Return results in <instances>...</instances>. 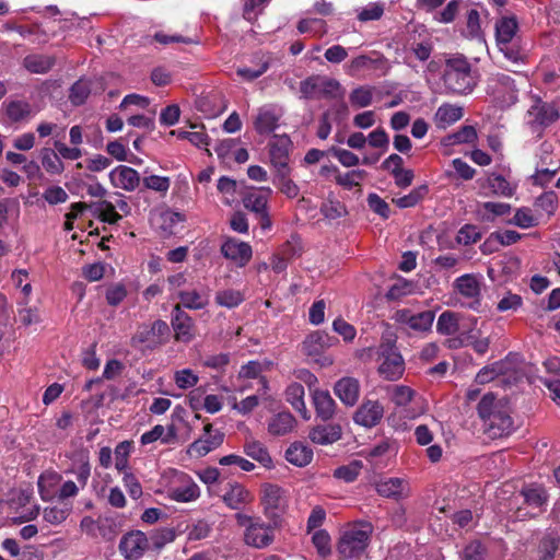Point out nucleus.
Listing matches in <instances>:
<instances>
[{
  "mask_svg": "<svg viewBox=\"0 0 560 560\" xmlns=\"http://www.w3.org/2000/svg\"><path fill=\"white\" fill-rule=\"evenodd\" d=\"M218 158L225 164L244 163L245 149L241 145L240 139L228 138L220 140L213 147Z\"/></svg>",
  "mask_w": 560,
  "mask_h": 560,
  "instance_id": "22",
  "label": "nucleus"
},
{
  "mask_svg": "<svg viewBox=\"0 0 560 560\" xmlns=\"http://www.w3.org/2000/svg\"><path fill=\"white\" fill-rule=\"evenodd\" d=\"M560 118V109L549 102L539 97L533 98V104L526 112L525 124L532 132L541 133Z\"/></svg>",
  "mask_w": 560,
  "mask_h": 560,
  "instance_id": "5",
  "label": "nucleus"
},
{
  "mask_svg": "<svg viewBox=\"0 0 560 560\" xmlns=\"http://www.w3.org/2000/svg\"><path fill=\"white\" fill-rule=\"evenodd\" d=\"M11 280L16 289L21 290L22 299L19 302L20 305H27L31 300L33 291L30 273L26 269H15L11 273Z\"/></svg>",
  "mask_w": 560,
  "mask_h": 560,
  "instance_id": "39",
  "label": "nucleus"
},
{
  "mask_svg": "<svg viewBox=\"0 0 560 560\" xmlns=\"http://www.w3.org/2000/svg\"><path fill=\"white\" fill-rule=\"evenodd\" d=\"M488 187L494 195L512 197L516 190V184L510 183L500 174H491L487 178Z\"/></svg>",
  "mask_w": 560,
  "mask_h": 560,
  "instance_id": "44",
  "label": "nucleus"
},
{
  "mask_svg": "<svg viewBox=\"0 0 560 560\" xmlns=\"http://www.w3.org/2000/svg\"><path fill=\"white\" fill-rule=\"evenodd\" d=\"M132 445L129 441L120 442L114 452L115 467L118 471H125L128 467V457L130 455Z\"/></svg>",
  "mask_w": 560,
  "mask_h": 560,
  "instance_id": "61",
  "label": "nucleus"
},
{
  "mask_svg": "<svg viewBox=\"0 0 560 560\" xmlns=\"http://www.w3.org/2000/svg\"><path fill=\"white\" fill-rule=\"evenodd\" d=\"M271 194L272 190L269 187H247V211H249L255 222L253 235L254 238L260 241H262L272 229V220L268 208V200Z\"/></svg>",
  "mask_w": 560,
  "mask_h": 560,
  "instance_id": "3",
  "label": "nucleus"
},
{
  "mask_svg": "<svg viewBox=\"0 0 560 560\" xmlns=\"http://www.w3.org/2000/svg\"><path fill=\"white\" fill-rule=\"evenodd\" d=\"M478 135L474 126H463L456 132L446 136L443 139L444 144L455 145L462 143H472L477 140Z\"/></svg>",
  "mask_w": 560,
  "mask_h": 560,
  "instance_id": "45",
  "label": "nucleus"
},
{
  "mask_svg": "<svg viewBox=\"0 0 560 560\" xmlns=\"http://www.w3.org/2000/svg\"><path fill=\"white\" fill-rule=\"evenodd\" d=\"M342 434V429L337 423L316 425L311 429L308 438L313 443L327 445L337 442Z\"/></svg>",
  "mask_w": 560,
  "mask_h": 560,
  "instance_id": "29",
  "label": "nucleus"
},
{
  "mask_svg": "<svg viewBox=\"0 0 560 560\" xmlns=\"http://www.w3.org/2000/svg\"><path fill=\"white\" fill-rule=\"evenodd\" d=\"M368 173L364 170H353L346 174H338L336 175V182L338 185L347 188L352 189L355 186L360 185V182L363 180L366 177Z\"/></svg>",
  "mask_w": 560,
  "mask_h": 560,
  "instance_id": "52",
  "label": "nucleus"
},
{
  "mask_svg": "<svg viewBox=\"0 0 560 560\" xmlns=\"http://www.w3.org/2000/svg\"><path fill=\"white\" fill-rule=\"evenodd\" d=\"M518 28L516 18L514 15L501 16L495 22V39L497 45L511 44Z\"/></svg>",
  "mask_w": 560,
  "mask_h": 560,
  "instance_id": "31",
  "label": "nucleus"
},
{
  "mask_svg": "<svg viewBox=\"0 0 560 560\" xmlns=\"http://www.w3.org/2000/svg\"><path fill=\"white\" fill-rule=\"evenodd\" d=\"M178 299L180 300V307L201 310L209 303V291L200 285L198 288L178 291Z\"/></svg>",
  "mask_w": 560,
  "mask_h": 560,
  "instance_id": "30",
  "label": "nucleus"
},
{
  "mask_svg": "<svg viewBox=\"0 0 560 560\" xmlns=\"http://www.w3.org/2000/svg\"><path fill=\"white\" fill-rule=\"evenodd\" d=\"M38 112L39 108L24 100L5 101L0 108V122L4 126L26 124Z\"/></svg>",
  "mask_w": 560,
  "mask_h": 560,
  "instance_id": "10",
  "label": "nucleus"
},
{
  "mask_svg": "<svg viewBox=\"0 0 560 560\" xmlns=\"http://www.w3.org/2000/svg\"><path fill=\"white\" fill-rule=\"evenodd\" d=\"M59 477L55 472H45L38 478V490L43 500H49L54 495L51 488L58 482Z\"/></svg>",
  "mask_w": 560,
  "mask_h": 560,
  "instance_id": "59",
  "label": "nucleus"
},
{
  "mask_svg": "<svg viewBox=\"0 0 560 560\" xmlns=\"http://www.w3.org/2000/svg\"><path fill=\"white\" fill-rule=\"evenodd\" d=\"M224 503L233 510H242L245 504V491L241 486L232 485L223 495Z\"/></svg>",
  "mask_w": 560,
  "mask_h": 560,
  "instance_id": "53",
  "label": "nucleus"
},
{
  "mask_svg": "<svg viewBox=\"0 0 560 560\" xmlns=\"http://www.w3.org/2000/svg\"><path fill=\"white\" fill-rule=\"evenodd\" d=\"M127 294L126 285L121 282H116L106 288L105 299L108 305L117 306L126 299Z\"/></svg>",
  "mask_w": 560,
  "mask_h": 560,
  "instance_id": "55",
  "label": "nucleus"
},
{
  "mask_svg": "<svg viewBox=\"0 0 560 560\" xmlns=\"http://www.w3.org/2000/svg\"><path fill=\"white\" fill-rule=\"evenodd\" d=\"M171 324L177 341L185 343L191 341L195 336L192 318L182 310L180 304L174 306Z\"/></svg>",
  "mask_w": 560,
  "mask_h": 560,
  "instance_id": "21",
  "label": "nucleus"
},
{
  "mask_svg": "<svg viewBox=\"0 0 560 560\" xmlns=\"http://www.w3.org/2000/svg\"><path fill=\"white\" fill-rule=\"evenodd\" d=\"M199 377L190 369L176 371L174 382L180 389H188L198 384Z\"/></svg>",
  "mask_w": 560,
  "mask_h": 560,
  "instance_id": "63",
  "label": "nucleus"
},
{
  "mask_svg": "<svg viewBox=\"0 0 560 560\" xmlns=\"http://www.w3.org/2000/svg\"><path fill=\"white\" fill-rule=\"evenodd\" d=\"M362 70H374L380 71L382 74H385L388 70L387 60L378 56L377 58H372L368 55H360L353 58L348 65V73L351 77L358 75Z\"/></svg>",
  "mask_w": 560,
  "mask_h": 560,
  "instance_id": "26",
  "label": "nucleus"
},
{
  "mask_svg": "<svg viewBox=\"0 0 560 560\" xmlns=\"http://www.w3.org/2000/svg\"><path fill=\"white\" fill-rule=\"evenodd\" d=\"M93 207H94V213L104 222L114 224V223H117L121 219V215L118 214L117 211L115 210V206L107 200H102V201L93 205Z\"/></svg>",
  "mask_w": 560,
  "mask_h": 560,
  "instance_id": "50",
  "label": "nucleus"
},
{
  "mask_svg": "<svg viewBox=\"0 0 560 560\" xmlns=\"http://www.w3.org/2000/svg\"><path fill=\"white\" fill-rule=\"evenodd\" d=\"M362 468L361 462L354 460L349 465H343L335 469L334 477L337 479H341L346 482L354 481Z\"/></svg>",
  "mask_w": 560,
  "mask_h": 560,
  "instance_id": "58",
  "label": "nucleus"
},
{
  "mask_svg": "<svg viewBox=\"0 0 560 560\" xmlns=\"http://www.w3.org/2000/svg\"><path fill=\"white\" fill-rule=\"evenodd\" d=\"M217 188L222 195L223 203L226 206L235 207L245 201V187L242 182L237 183L228 176H222L218 180Z\"/></svg>",
  "mask_w": 560,
  "mask_h": 560,
  "instance_id": "24",
  "label": "nucleus"
},
{
  "mask_svg": "<svg viewBox=\"0 0 560 560\" xmlns=\"http://www.w3.org/2000/svg\"><path fill=\"white\" fill-rule=\"evenodd\" d=\"M305 390L302 384L293 383L287 387V401L298 411L303 419L308 420L311 415L304 402Z\"/></svg>",
  "mask_w": 560,
  "mask_h": 560,
  "instance_id": "34",
  "label": "nucleus"
},
{
  "mask_svg": "<svg viewBox=\"0 0 560 560\" xmlns=\"http://www.w3.org/2000/svg\"><path fill=\"white\" fill-rule=\"evenodd\" d=\"M395 320L401 325L408 326L415 331H428L431 329L434 313L431 311H424L420 313H412L410 310H399L395 313Z\"/></svg>",
  "mask_w": 560,
  "mask_h": 560,
  "instance_id": "18",
  "label": "nucleus"
},
{
  "mask_svg": "<svg viewBox=\"0 0 560 560\" xmlns=\"http://www.w3.org/2000/svg\"><path fill=\"white\" fill-rule=\"evenodd\" d=\"M378 374L386 381H397L405 372V360L395 347V341L387 339L380 346Z\"/></svg>",
  "mask_w": 560,
  "mask_h": 560,
  "instance_id": "8",
  "label": "nucleus"
},
{
  "mask_svg": "<svg viewBox=\"0 0 560 560\" xmlns=\"http://www.w3.org/2000/svg\"><path fill=\"white\" fill-rule=\"evenodd\" d=\"M477 411L485 432L491 439L506 436L514 431V421L506 399H498L494 394L488 393L479 401Z\"/></svg>",
  "mask_w": 560,
  "mask_h": 560,
  "instance_id": "1",
  "label": "nucleus"
},
{
  "mask_svg": "<svg viewBox=\"0 0 560 560\" xmlns=\"http://www.w3.org/2000/svg\"><path fill=\"white\" fill-rule=\"evenodd\" d=\"M463 117V108L459 106L443 104L434 115V122L438 128L445 129Z\"/></svg>",
  "mask_w": 560,
  "mask_h": 560,
  "instance_id": "36",
  "label": "nucleus"
},
{
  "mask_svg": "<svg viewBox=\"0 0 560 560\" xmlns=\"http://www.w3.org/2000/svg\"><path fill=\"white\" fill-rule=\"evenodd\" d=\"M560 536L556 532H547L538 546V560H553L559 548Z\"/></svg>",
  "mask_w": 560,
  "mask_h": 560,
  "instance_id": "41",
  "label": "nucleus"
},
{
  "mask_svg": "<svg viewBox=\"0 0 560 560\" xmlns=\"http://www.w3.org/2000/svg\"><path fill=\"white\" fill-rule=\"evenodd\" d=\"M32 493L30 491L21 490L14 493L11 499V506L14 509L23 508L19 516L12 517L14 524H22L35 520L39 514V506L37 504H30Z\"/></svg>",
  "mask_w": 560,
  "mask_h": 560,
  "instance_id": "25",
  "label": "nucleus"
},
{
  "mask_svg": "<svg viewBox=\"0 0 560 560\" xmlns=\"http://www.w3.org/2000/svg\"><path fill=\"white\" fill-rule=\"evenodd\" d=\"M482 277L472 273H466L454 281L455 290L468 300L467 306L478 311L481 305V282Z\"/></svg>",
  "mask_w": 560,
  "mask_h": 560,
  "instance_id": "13",
  "label": "nucleus"
},
{
  "mask_svg": "<svg viewBox=\"0 0 560 560\" xmlns=\"http://www.w3.org/2000/svg\"><path fill=\"white\" fill-rule=\"evenodd\" d=\"M337 342V338L329 336L325 331L316 330L307 335L302 342V352L320 366H330L334 363V359L325 354V352Z\"/></svg>",
  "mask_w": 560,
  "mask_h": 560,
  "instance_id": "6",
  "label": "nucleus"
},
{
  "mask_svg": "<svg viewBox=\"0 0 560 560\" xmlns=\"http://www.w3.org/2000/svg\"><path fill=\"white\" fill-rule=\"evenodd\" d=\"M285 458L298 467H304L312 462L313 451L302 442H294L285 451Z\"/></svg>",
  "mask_w": 560,
  "mask_h": 560,
  "instance_id": "35",
  "label": "nucleus"
},
{
  "mask_svg": "<svg viewBox=\"0 0 560 560\" xmlns=\"http://www.w3.org/2000/svg\"><path fill=\"white\" fill-rule=\"evenodd\" d=\"M224 440V434L220 430H213L210 423L203 428V434L189 445L188 453L195 457L206 456L211 451L218 448Z\"/></svg>",
  "mask_w": 560,
  "mask_h": 560,
  "instance_id": "15",
  "label": "nucleus"
},
{
  "mask_svg": "<svg viewBox=\"0 0 560 560\" xmlns=\"http://www.w3.org/2000/svg\"><path fill=\"white\" fill-rule=\"evenodd\" d=\"M23 65L27 71L43 74L54 67L55 58L47 55H30L24 58Z\"/></svg>",
  "mask_w": 560,
  "mask_h": 560,
  "instance_id": "42",
  "label": "nucleus"
},
{
  "mask_svg": "<svg viewBox=\"0 0 560 560\" xmlns=\"http://www.w3.org/2000/svg\"><path fill=\"white\" fill-rule=\"evenodd\" d=\"M295 424L296 420L290 412H280L270 420L268 431L272 435H284L291 432Z\"/></svg>",
  "mask_w": 560,
  "mask_h": 560,
  "instance_id": "40",
  "label": "nucleus"
},
{
  "mask_svg": "<svg viewBox=\"0 0 560 560\" xmlns=\"http://www.w3.org/2000/svg\"><path fill=\"white\" fill-rule=\"evenodd\" d=\"M142 183L147 189L156 191L162 196L166 195L171 187V178L167 176L145 175Z\"/></svg>",
  "mask_w": 560,
  "mask_h": 560,
  "instance_id": "51",
  "label": "nucleus"
},
{
  "mask_svg": "<svg viewBox=\"0 0 560 560\" xmlns=\"http://www.w3.org/2000/svg\"><path fill=\"white\" fill-rule=\"evenodd\" d=\"M39 158L42 166L48 174L60 175L65 171V164L55 148H43Z\"/></svg>",
  "mask_w": 560,
  "mask_h": 560,
  "instance_id": "37",
  "label": "nucleus"
},
{
  "mask_svg": "<svg viewBox=\"0 0 560 560\" xmlns=\"http://www.w3.org/2000/svg\"><path fill=\"white\" fill-rule=\"evenodd\" d=\"M273 528L247 520V545L256 548H265L273 541Z\"/></svg>",
  "mask_w": 560,
  "mask_h": 560,
  "instance_id": "27",
  "label": "nucleus"
},
{
  "mask_svg": "<svg viewBox=\"0 0 560 560\" xmlns=\"http://www.w3.org/2000/svg\"><path fill=\"white\" fill-rule=\"evenodd\" d=\"M481 238L479 228L471 224L462 226L457 233L456 241L462 245H469L477 243Z\"/></svg>",
  "mask_w": 560,
  "mask_h": 560,
  "instance_id": "62",
  "label": "nucleus"
},
{
  "mask_svg": "<svg viewBox=\"0 0 560 560\" xmlns=\"http://www.w3.org/2000/svg\"><path fill=\"white\" fill-rule=\"evenodd\" d=\"M429 192V188L427 185H420L413 188L408 195H405L399 198L393 199V202L404 209L415 207L418 202H420Z\"/></svg>",
  "mask_w": 560,
  "mask_h": 560,
  "instance_id": "47",
  "label": "nucleus"
},
{
  "mask_svg": "<svg viewBox=\"0 0 560 560\" xmlns=\"http://www.w3.org/2000/svg\"><path fill=\"white\" fill-rule=\"evenodd\" d=\"M293 143L288 135H275L269 142L270 162L276 171V178L291 174L290 153Z\"/></svg>",
  "mask_w": 560,
  "mask_h": 560,
  "instance_id": "9",
  "label": "nucleus"
},
{
  "mask_svg": "<svg viewBox=\"0 0 560 560\" xmlns=\"http://www.w3.org/2000/svg\"><path fill=\"white\" fill-rule=\"evenodd\" d=\"M487 547L479 540L467 544L460 552L462 560H486Z\"/></svg>",
  "mask_w": 560,
  "mask_h": 560,
  "instance_id": "54",
  "label": "nucleus"
},
{
  "mask_svg": "<svg viewBox=\"0 0 560 560\" xmlns=\"http://www.w3.org/2000/svg\"><path fill=\"white\" fill-rule=\"evenodd\" d=\"M373 527L370 523H360L345 530L338 542V553L343 559L359 558L366 549Z\"/></svg>",
  "mask_w": 560,
  "mask_h": 560,
  "instance_id": "4",
  "label": "nucleus"
},
{
  "mask_svg": "<svg viewBox=\"0 0 560 560\" xmlns=\"http://www.w3.org/2000/svg\"><path fill=\"white\" fill-rule=\"evenodd\" d=\"M283 109L276 104H267L258 109L254 119V128L259 135L271 133L277 127Z\"/></svg>",
  "mask_w": 560,
  "mask_h": 560,
  "instance_id": "17",
  "label": "nucleus"
},
{
  "mask_svg": "<svg viewBox=\"0 0 560 560\" xmlns=\"http://www.w3.org/2000/svg\"><path fill=\"white\" fill-rule=\"evenodd\" d=\"M445 88L454 94H468L477 85V75L463 55L446 59L443 74Z\"/></svg>",
  "mask_w": 560,
  "mask_h": 560,
  "instance_id": "2",
  "label": "nucleus"
},
{
  "mask_svg": "<svg viewBox=\"0 0 560 560\" xmlns=\"http://www.w3.org/2000/svg\"><path fill=\"white\" fill-rule=\"evenodd\" d=\"M384 417V407L378 400H364L353 413L354 423L371 429L380 424Z\"/></svg>",
  "mask_w": 560,
  "mask_h": 560,
  "instance_id": "16",
  "label": "nucleus"
},
{
  "mask_svg": "<svg viewBox=\"0 0 560 560\" xmlns=\"http://www.w3.org/2000/svg\"><path fill=\"white\" fill-rule=\"evenodd\" d=\"M459 325H458V318L455 313L452 312H443L438 319L436 323V330L438 332L451 336L458 331Z\"/></svg>",
  "mask_w": 560,
  "mask_h": 560,
  "instance_id": "49",
  "label": "nucleus"
},
{
  "mask_svg": "<svg viewBox=\"0 0 560 560\" xmlns=\"http://www.w3.org/2000/svg\"><path fill=\"white\" fill-rule=\"evenodd\" d=\"M407 48L421 61L430 58L433 45L431 37L428 33L419 34L418 37L413 34L407 40Z\"/></svg>",
  "mask_w": 560,
  "mask_h": 560,
  "instance_id": "33",
  "label": "nucleus"
},
{
  "mask_svg": "<svg viewBox=\"0 0 560 560\" xmlns=\"http://www.w3.org/2000/svg\"><path fill=\"white\" fill-rule=\"evenodd\" d=\"M487 92L502 104H511L516 100L514 80L505 73L491 74L487 80Z\"/></svg>",
  "mask_w": 560,
  "mask_h": 560,
  "instance_id": "12",
  "label": "nucleus"
},
{
  "mask_svg": "<svg viewBox=\"0 0 560 560\" xmlns=\"http://www.w3.org/2000/svg\"><path fill=\"white\" fill-rule=\"evenodd\" d=\"M148 546L147 536L142 532L136 530L126 534L121 538L119 550L126 559L137 560L142 557Z\"/></svg>",
  "mask_w": 560,
  "mask_h": 560,
  "instance_id": "20",
  "label": "nucleus"
},
{
  "mask_svg": "<svg viewBox=\"0 0 560 560\" xmlns=\"http://www.w3.org/2000/svg\"><path fill=\"white\" fill-rule=\"evenodd\" d=\"M260 503L269 517H278L287 508L285 493L278 486L265 485L260 490Z\"/></svg>",
  "mask_w": 560,
  "mask_h": 560,
  "instance_id": "14",
  "label": "nucleus"
},
{
  "mask_svg": "<svg viewBox=\"0 0 560 560\" xmlns=\"http://www.w3.org/2000/svg\"><path fill=\"white\" fill-rule=\"evenodd\" d=\"M108 177L115 188L125 191H135L141 183L140 174L135 168L127 165L116 166L109 172Z\"/></svg>",
  "mask_w": 560,
  "mask_h": 560,
  "instance_id": "19",
  "label": "nucleus"
},
{
  "mask_svg": "<svg viewBox=\"0 0 560 560\" xmlns=\"http://www.w3.org/2000/svg\"><path fill=\"white\" fill-rule=\"evenodd\" d=\"M301 96L306 100L337 98L341 95L340 83L326 75H311L300 83Z\"/></svg>",
  "mask_w": 560,
  "mask_h": 560,
  "instance_id": "7",
  "label": "nucleus"
},
{
  "mask_svg": "<svg viewBox=\"0 0 560 560\" xmlns=\"http://www.w3.org/2000/svg\"><path fill=\"white\" fill-rule=\"evenodd\" d=\"M360 382L355 377L345 376L334 385V393L347 407H353L360 397Z\"/></svg>",
  "mask_w": 560,
  "mask_h": 560,
  "instance_id": "23",
  "label": "nucleus"
},
{
  "mask_svg": "<svg viewBox=\"0 0 560 560\" xmlns=\"http://www.w3.org/2000/svg\"><path fill=\"white\" fill-rule=\"evenodd\" d=\"M72 472L77 476L80 487H85L91 475V465L86 452L79 453L78 459L73 463Z\"/></svg>",
  "mask_w": 560,
  "mask_h": 560,
  "instance_id": "46",
  "label": "nucleus"
},
{
  "mask_svg": "<svg viewBox=\"0 0 560 560\" xmlns=\"http://www.w3.org/2000/svg\"><path fill=\"white\" fill-rule=\"evenodd\" d=\"M167 493L172 500L184 503L196 501L200 497L198 486L188 475L180 471L174 472Z\"/></svg>",
  "mask_w": 560,
  "mask_h": 560,
  "instance_id": "11",
  "label": "nucleus"
},
{
  "mask_svg": "<svg viewBox=\"0 0 560 560\" xmlns=\"http://www.w3.org/2000/svg\"><path fill=\"white\" fill-rule=\"evenodd\" d=\"M90 84L85 80L77 81L70 89L69 100L75 106L82 105L90 95Z\"/></svg>",
  "mask_w": 560,
  "mask_h": 560,
  "instance_id": "57",
  "label": "nucleus"
},
{
  "mask_svg": "<svg viewBox=\"0 0 560 560\" xmlns=\"http://www.w3.org/2000/svg\"><path fill=\"white\" fill-rule=\"evenodd\" d=\"M406 485L404 479L387 478L377 482L376 491L382 497L399 499L402 497Z\"/></svg>",
  "mask_w": 560,
  "mask_h": 560,
  "instance_id": "43",
  "label": "nucleus"
},
{
  "mask_svg": "<svg viewBox=\"0 0 560 560\" xmlns=\"http://www.w3.org/2000/svg\"><path fill=\"white\" fill-rule=\"evenodd\" d=\"M221 253L226 259H230L236 266H244L245 243L228 237L221 246Z\"/></svg>",
  "mask_w": 560,
  "mask_h": 560,
  "instance_id": "38",
  "label": "nucleus"
},
{
  "mask_svg": "<svg viewBox=\"0 0 560 560\" xmlns=\"http://www.w3.org/2000/svg\"><path fill=\"white\" fill-rule=\"evenodd\" d=\"M415 285L412 282L398 278L388 289L386 296L389 300H398L401 296L412 293Z\"/></svg>",
  "mask_w": 560,
  "mask_h": 560,
  "instance_id": "60",
  "label": "nucleus"
},
{
  "mask_svg": "<svg viewBox=\"0 0 560 560\" xmlns=\"http://www.w3.org/2000/svg\"><path fill=\"white\" fill-rule=\"evenodd\" d=\"M215 301L221 306L232 308L242 303L243 295L240 291L224 290L217 293Z\"/></svg>",
  "mask_w": 560,
  "mask_h": 560,
  "instance_id": "64",
  "label": "nucleus"
},
{
  "mask_svg": "<svg viewBox=\"0 0 560 560\" xmlns=\"http://www.w3.org/2000/svg\"><path fill=\"white\" fill-rule=\"evenodd\" d=\"M313 405L316 416L323 421L331 420L337 411V404L328 390L316 389L313 392Z\"/></svg>",
  "mask_w": 560,
  "mask_h": 560,
  "instance_id": "28",
  "label": "nucleus"
},
{
  "mask_svg": "<svg viewBox=\"0 0 560 560\" xmlns=\"http://www.w3.org/2000/svg\"><path fill=\"white\" fill-rule=\"evenodd\" d=\"M521 495L524 499V503L533 509H537L539 512L542 511L547 504L548 494L542 486L529 485L525 486L521 490Z\"/></svg>",
  "mask_w": 560,
  "mask_h": 560,
  "instance_id": "32",
  "label": "nucleus"
},
{
  "mask_svg": "<svg viewBox=\"0 0 560 560\" xmlns=\"http://www.w3.org/2000/svg\"><path fill=\"white\" fill-rule=\"evenodd\" d=\"M349 100L355 107H368L372 104L373 89L370 86H359L350 93Z\"/></svg>",
  "mask_w": 560,
  "mask_h": 560,
  "instance_id": "56",
  "label": "nucleus"
},
{
  "mask_svg": "<svg viewBox=\"0 0 560 560\" xmlns=\"http://www.w3.org/2000/svg\"><path fill=\"white\" fill-rule=\"evenodd\" d=\"M390 400L399 407L407 406L415 397L416 392L406 385H395L387 388Z\"/></svg>",
  "mask_w": 560,
  "mask_h": 560,
  "instance_id": "48",
  "label": "nucleus"
}]
</instances>
